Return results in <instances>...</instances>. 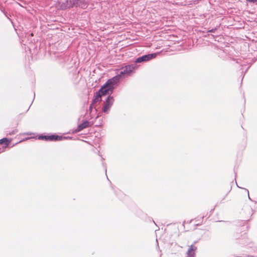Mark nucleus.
Listing matches in <instances>:
<instances>
[{"instance_id":"obj_10","label":"nucleus","mask_w":257,"mask_h":257,"mask_svg":"<svg viewBox=\"0 0 257 257\" xmlns=\"http://www.w3.org/2000/svg\"><path fill=\"white\" fill-rule=\"evenodd\" d=\"M105 95H101V94H96L95 95L94 99H93V100H92V104L97 102H100L101 101V97L104 96ZM91 105L90 106V110H91Z\"/></svg>"},{"instance_id":"obj_14","label":"nucleus","mask_w":257,"mask_h":257,"mask_svg":"<svg viewBox=\"0 0 257 257\" xmlns=\"http://www.w3.org/2000/svg\"><path fill=\"white\" fill-rule=\"evenodd\" d=\"M215 31V29H211L209 30V33H213Z\"/></svg>"},{"instance_id":"obj_11","label":"nucleus","mask_w":257,"mask_h":257,"mask_svg":"<svg viewBox=\"0 0 257 257\" xmlns=\"http://www.w3.org/2000/svg\"><path fill=\"white\" fill-rule=\"evenodd\" d=\"M10 143H11V141L9 140L7 138H4L0 140V144H5L6 145V147L8 146Z\"/></svg>"},{"instance_id":"obj_2","label":"nucleus","mask_w":257,"mask_h":257,"mask_svg":"<svg viewBox=\"0 0 257 257\" xmlns=\"http://www.w3.org/2000/svg\"><path fill=\"white\" fill-rule=\"evenodd\" d=\"M114 102V99L113 98L110 96H108L105 99V101H104V105H103L102 107V111L104 113H108L109 111V108L112 106V104Z\"/></svg>"},{"instance_id":"obj_12","label":"nucleus","mask_w":257,"mask_h":257,"mask_svg":"<svg viewBox=\"0 0 257 257\" xmlns=\"http://www.w3.org/2000/svg\"><path fill=\"white\" fill-rule=\"evenodd\" d=\"M246 1L248 2L255 3V4L257 5V0H246Z\"/></svg>"},{"instance_id":"obj_5","label":"nucleus","mask_w":257,"mask_h":257,"mask_svg":"<svg viewBox=\"0 0 257 257\" xmlns=\"http://www.w3.org/2000/svg\"><path fill=\"white\" fill-rule=\"evenodd\" d=\"M78 0H67L65 3L61 5V9H71L75 6Z\"/></svg>"},{"instance_id":"obj_13","label":"nucleus","mask_w":257,"mask_h":257,"mask_svg":"<svg viewBox=\"0 0 257 257\" xmlns=\"http://www.w3.org/2000/svg\"><path fill=\"white\" fill-rule=\"evenodd\" d=\"M17 132V131L16 130L13 131V133H10V135H13Z\"/></svg>"},{"instance_id":"obj_4","label":"nucleus","mask_w":257,"mask_h":257,"mask_svg":"<svg viewBox=\"0 0 257 257\" xmlns=\"http://www.w3.org/2000/svg\"><path fill=\"white\" fill-rule=\"evenodd\" d=\"M156 57V54L153 53L151 54H147L146 55H144L141 57L137 58L136 60H135V62L137 63H141L142 62H146L147 61H149L152 59Z\"/></svg>"},{"instance_id":"obj_6","label":"nucleus","mask_w":257,"mask_h":257,"mask_svg":"<svg viewBox=\"0 0 257 257\" xmlns=\"http://www.w3.org/2000/svg\"><path fill=\"white\" fill-rule=\"evenodd\" d=\"M39 139H44L46 141H56L60 140V137L56 135H51V136H43L39 137Z\"/></svg>"},{"instance_id":"obj_3","label":"nucleus","mask_w":257,"mask_h":257,"mask_svg":"<svg viewBox=\"0 0 257 257\" xmlns=\"http://www.w3.org/2000/svg\"><path fill=\"white\" fill-rule=\"evenodd\" d=\"M134 68L135 67L133 65H127L122 69V71H121L119 75L113 77L112 79H114V80H118L121 75L129 74L132 72V71L134 70Z\"/></svg>"},{"instance_id":"obj_8","label":"nucleus","mask_w":257,"mask_h":257,"mask_svg":"<svg viewBox=\"0 0 257 257\" xmlns=\"http://www.w3.org/2000/svg\"><path fill=\"white\" fill-rule=\"evenodd\" d=\"M197 248L196 246L194 245H191L189 246L188 250H187V257H194V254L195 253V251L196 250Z\"/></svg>"},{"instance_id":"obj_1","label":"nucleus","mask_w":257,"mask_h":257,"mask_svg":"<svg viewBox=\"0 0 257 257\" xmlns=\"http://www.w3.org/2000/svg\"><path fill=\"white\" fill-rule=\"evenodd\" d=\"M114 81V78L108 80L106 83L101 86V89H99L96 94H101V95H106L111 94L113 89Z\"/></svg>"},{"instance_id":"obj_7","label":"nucleus","mask_w":257,"mask_h":257,"mask_svg":"<svg viewBox=\"0 0 257 257\" xmlns=\"http://www.w3.org/2000/svg\"><path fill=\"white\" fill-rule=\"evenodd\" d=\"M91 126V124L90 123V122L88 121H83V122H82L81 124H79V126H78V127H77L76 130H75V132L78 133Z\"/></svg>"},{"instance_id":"obj_9","label":"nucleus","mask_w":257,"mask_h":257,"mask_svg":"<svg viewBox=\"0 0 257 257\" xmlns=\"http://www.w3.org/2000/svg\"><path fill=\"white\" fill-rule=\"evenodd\" d=\"M74 6L79 7L82 9H85L87 7V3L84 1L78 0Z\"/></svg>"}]
</instances>
